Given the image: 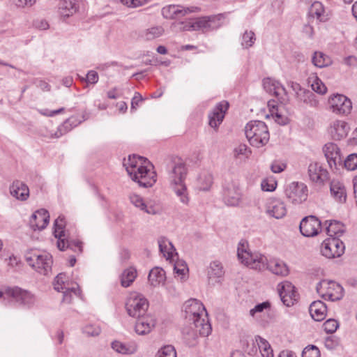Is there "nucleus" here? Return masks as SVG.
Instances as JSON below:
<instances>
[{
    "label": "nucleus",
    "instance_id": "obj_1",
    "mask_svg": "<svg viewBox=\"0 0 357 357\" xmlns=\"http://www.w3.org/2000/svg\"><path fill=\"white\" fill-rule=\"evenodd\" d=\"M165 167L174 192L180 198L181 202L188 204L189 197L184 183L188 170L185 162L181 158L169 156L165 160Z\"/></svg>",
    "mask_w": 357,
    "mask_h": 357
},
{
    "label": "nucleus",
    "instance_id": "obj_2",
    "mask_svg": "<svg viewBox=\"0 0 357 357\" xmlns=\"http://www.w3.org/2000/svg\"><path fill=\"white\" fill-rule=\"evenodd\" d=\"M137 159L141 162L140 165L138 166L137 156L133 155L132 156L129 155L128 160L123 162V166L131 179L138 183L139 186L151 187L156 182V173L153 171L151 172L143 165L142 161L146 162V158L138 156Z\"/></svg>",
    "mask_w": 357,
    "mask_h": 357
},
{
    "label": "nucleus",
    "instance_id": "obj_3",
    "mask_svg": "<svg viewBox=\"0 0 357 357\" xmlns=\"http://www.w3.org/2000/svg\"><path fill=\"white\" fill-rule=\"evenodd\" d=\"M212 331L208 320L197 319V321H186L182 328L183 338L190 347L195 345L199 335L203 337L208 336Z\"/></svg>",
    "mask_w": 357,
    "mask_h": 357
},
{
    "label": "nucleus",
    "instance_id": "obj_4",
    "mask_svg": "<svg viewBox=\"0 0 357 357\" xmlns=\"http://www.w3.org/2000/svg\"><path fill=\"white\" fill-rule=\"evenodd\" d=\"M65 226L64 216L59 215L54 222V235L58 239L57 248L61 251L70 249L77 254H81L83 251L82 242L79 240L69 239L66 234Z\"/></svg>",
    "mask_w": 357,
    "mask_h": 357
},
{
    "label": "nucleus",
    "instance_id": "obj_5",
    "mask_svg": "<svg viewBox=\"0 0 357 357\" xmlns=\"http://www.w3.org/2000/svg\"><path fill=\"white\" fill-rule=\"evenodd\" d=\"M245 133L252 146L260 148L269 141L270 135L267 126L261 121H251L245 128Z\"/></svg>",
    "mask_w": 357,
    "mask_h": 357
},
{
    "label": "nucleus",
    "instance_id": "obj_6",
    "mask_svg": "<svg viewBox=\"0 0 357 357\" xmlns=\"http://www.w3.org/2000/svg\"><path fill=\"white\" fill-rule=\"evenodd\" d=\"M248 243L241 241L238 243L237 255L241 262L252 269L264 270L266 266V257L259 253H252L248 250Z\"/></svg>",
    "mask_w": 357,
    "mask_h": 357
},
{
    "label": "nucleus",
    "instance_id": "obj_7",
    "mask_svg": "<svg viewBox=\"0 0 357 357\" xmlns=\"http://www.w3.org/2000/svg\"><path fill=\"white\" fill-rule=\"evenodd\" d=\"M220 16L215 15L190 19L185 23H181L183 26L181 29L183 31H202L207 32L220 27Z\"/></svg>",
    "mask_w": 357,
    "mask_h": 357
},
{
    "label": "nucleus",
    "instance_id": "obj_8",
    "mask_svg": "<svg viewBox=\"0 0 357 357\" xmlns=\"http://www.w3.org/2000/svg\"><path fill=\"white\" fill-rule=\"evenodd\" d=\"M317 293L324 299L338 301L343 296V287L334 281L323 280L316 287Z\"/></svg>",
    "mask_w": 357,
    "mask_h": 357
},
{
    "label": "nucleus",
    "instance_id": "obj_9",
    "mask_svg": "<svg viewBox=\"0 0 357 357\" xmlns=\"http://www.w3.org/2000/svg\"><path fill=\"white\" fill-rule=\"evenodd\" d=\"M3 294L13 298L17 303L27 307L33 306L36 301L33 294L16 286L6 287L4 291H0V298H1Z\"/></svg>",
    "mask_w": 357,
    "mask_h": 357
},
{
    "label": "nucleus",
    "instance_id": "obj_10",
    "mask_svg": "<svg viewBox=\"0 0 357 357\" xmlns=\"http://www.w3.org/2000/svg\"><path fill=\"white\" fill-rule=\"evenodd\" d=\"M28 264L36 271L44 275H48L52 271V257L49 253L33 254L26 257Z\"/></svg>",
    "mask_w": 357,
    "mask_h": 357
},
{
    "label": "nucleus",
    "instance_id": "obj_11",
    "mask_svg": "<svg viewBox=\"0 0 357 357\" xmlns=\"http://www.w3.org/2000/svg\"><path fill=\"white\" fill-rule=\"evenodd\" d=\"M148 307V301L141 295L131 296L128 298L126 303L128 314L135 318H139L145 315Z\"/></svg>",
    "mask_w": 357,
    "mask_h": 357
},
{
    "label": "nucleus",
    "instance_id": "obj_12",
    "mask_svg": "<svg viewBox=\"0 0 357 357\" xmlns=\"http://www.w3.org/2000/svg\"><path fill=\"white\" fill-rule=\"evenodd\" d=\"M344 243L337 237L328 238L321 244V252L328 259L342 256L344 252Z\"/></svg>",
    "mask_w": 357,
    "mask_h": 357
},
{
    "label": "nucleus",
    "instance_id": "obj_13",
    "mask_svg": "<svg viewBox=\"0 0 357 357\" xmlns=\"http://www.w3.org/2000/svg\"><path fill=\"white\" fill-rule=\"evenodd\" d=\"M307 187L299 182H292L285 189V195L290 202L294 204H301L307 198Z\"/></svg>",
    "mask_w": 357,
    "mask_h": 357
},
{
    "label": "nucleus",
    "instance_id": "obj_14",
    "mask_svg": "<svg viewBox=\"0 0 357 357\" xmlns=\"http://www.w3.org/2000/svg\"><path fill=\"white\" fill-rule=\"evenodd\" d=\"M223 201L230 206H236L241 200V193L238 187L233 181H226L222 190Z\"/></svg>",
    "mask_w": 357,
    "mask_h": 357
},
{
    "label": "nucleus",
    "instance_id": "obj_15",
    "mask_svg": "<svg viewBox=\"0 0 357 357\" xmlns=\"http://www.w3.org/2000/svg\"><path fill=\"white\" fill-rule=\"evenodd\" d=\"M300 231L306 237L317 236L321 229V221L314 215H309L302 219L299 225Z\"/></svg>",
    "mask_w": 357,
    "mask_h": 357
},
{
    "label": "nucleus",
    "instance_id": "obj_16",
    "mask_svg": "<svg viewBox=\"0 0 357 357\" xmlns=\"http://www.w3.org/2000/svg\"><path fill=\"white\" fill-rule=\"evenodd\" d=\"M328 103L333 112L337 114H349L352 109L350 99L339 93L331 96L328 99Z\"/></svg>",
    "mask_w": 357,
    "mask_h": 357
},
{
    "label": "nucleus",
    "instance_id": "obj_17",
    "mask_svg": "<svg viewBox=\"0 0 357 357\" xmlns=\"http://www.w3.org/2000/svg\"><path fill=\"white\" fill-rule=\"evenodd\" d=\"M278 292L282 302L286 306L293 305L298 299L295 287L289 281L278 284Z\"/></svg>",
    "mask_w": 357,
    "mask_h": 357
},
{
    "label": "nucleus",
    "instance_id": "obj_18",
    "mask_svg": "<svg viewBox=\"0 0 357 357\" xmlns=\"http://www.w3.org/2000/svg\"><path fill=\"white\" fill-rule=\"evenodd\" d=\"M229 104L227 101L223 100L218 102L208 114L209 126L217 130L223 121L225 114L227 112Z\"/></svg>",
    "mask_w": 357,
    "mask_h": 357
},
{
    "label": "nucleus",
    "instance_id": "obj_19",
    "mask_svg": "<svg viewBox=\"0 0 357 357\" xmlns=\"http://www.w3.org/2000/svg\"><path fill=\"white\" fill-rule=\"evenodd\" d=\"M325 157L331 169H338V165H342L340 150L334 143H327L323 148Z\"/></svg>",
    "mask_w": 357,
    "mask_h": 357
},
{
    "label": "nucleus",
    "instance_id": "obj_20",
    "mask_svg": "<svg viewBox=\"0 0 357 357\" xmlns=\"http://www.w3.org/2000/svg\"><path fill=\"white\" fill-rule=\"evenodd\" d=\"M206 312L205 307L197 299H190L185 303V318L186 321H197L204 319L199 310Z\"/></svg>",
    "mask_w": 357,
    "mask_h": 357
},
{
    "label": "nucleus",
    "instance_id": "obj_21",
    "mask_svg": "<svg viewBox=\"0 0 357 357\" xmlns=\"http://www.w3.org/2000/svg\"><path fill=\"white\" fill-rule=\"evenodd\" d=\"M49 221V212L46 209L40 208L31 215L29 225L34 231L42 230L47 227Z\"/></svg>",
    "mask_w": 357,
    "mask_h": 357
},
{
    "label": "nucleus",
    "instance_id": "obj_22",
    "mask_svg": "<svg viewBox=\"0 0 357 357\" xmlns=\"http://www.w3.org/2000/svg\"><path fill=\"white\" fill-rule=\"evenodd\" d=\"M308 176L310 179L318 184H324L328 179V173L318 162L310 163L308 166Z\"/></svg>",
    "mask_w": 357,
    "mask_h": 357
},
{
    "label": "nucleus",
    "instance_id": "obj_23",
    "mask_svg": "<svg viewBox=\"0 0 357 357\" xmlns=\"http://www.w3.org/2000/svg\"><path fill=\"white\" fill-rule=\"evenodd\" d=\"M155 319L151 315L142 316L137 318L135 324V332L140 335L149 333L155 327Z\"/></svg>",
    "mask_w": 357,
    "mask_h": 357
},
{
    "label": "nucleus",
    "instance_id": "obj_24",
    "mask_svg": "<svg viewBox=\"0 0 357 357\" xmlns=\"http://www.w3.org/2000/svg\"><path fill=\"white\" fill-rule=\"evenodd\" d=\"M191 12L192 10L189 8L180 5H169L162 9V15L166 19H180Z\"/></svg>",
    "mask_w": 357,
    "mask_h": 357
},
{
    "label": "nucleus",
    "instance_id": "obj_25",
    "mask_svg": "<svg viewBox=\"0 0 357 357\" xmlns=\"http://www.w3.org/2000/svg\"><path fill=\"white\" fill-rule=\"evenodd\" d=\"M309 311L314 320L321 321L326 318L327 307L321 301H316L310 304Z\"/></svg>",
    "mask_w": 357,
    "mask_h": 357
},
{
    "label": "nucleus",
    "instance_id": "obj_26",
    "mask_svg": "<svg viewBox=\"0 0 357 357\" xmlns=\"http://www.w3.org/2000/svg\"><path fill=\"white\" fill-rule=\"evenodd\" d=\"M224 270L222 264L218 261H213L210 264L208 268V278L209 282L212 284L220 282V278L224 275Z\"/></svg>",
    "mask_w": 357,
    "mask_h": 357
},
{
    "label": "nucleus",
    "instance_id": "obj_27",
    "mask_svg": "<svg viewBox=\"0 0 357 357\" xmlns=\"http://www.w3.org/2000/svg\"><path fill=\"white\" fill-rule=\"evenodd\" d=\"M10 195L17 199L26 200L29 195L28 186L20 181H15L10 187Z\"/></svg>",
    "mask_w": 357,
    "mask_h": 357
},
{
    "label": "nucleus",
    "instance_id": "obj_28",
    "mask_svg": "<svg viewBox=\"0 0 357 357\" xmlns=\"http://www.w3.org/2000/svg\"><path fill=\"white\" fill-rule=\"evenodd\" d=\"M266 213L276 219H280L287 214V208L284 203L280 200H273L268 206Z\"/></svg>",
    "mask_w": 357,
    "mask_h": 357
},
{
    "label": "nucleus",
    "instance_id": "obj_29",
    "mask_svg": "<svg viewBox=\"0 0 357 357\" xmlns=\"http://www.w3.org/2000/svg\"><path fill=\"white\" fill-rule=\"evenodd\" d=\"M316 17L319 22H326L328 20V15L325 14L324 7L321 2H314L309 9L308 18L309 22L311 19Z\"/></svg>",
    "mask_w": 357,
    "mask_h": 357
},
{
    "label": "nucleus",
    "instance_id": "obj_30",
    "mask_svg": "<svg viewBox=\"0 0 357 357\" xmlns=\"http://www.w3.org/2000/svg\"><path fill=\"white\" fill-rule=\"evenodd\" d=\"M330 190L331 195L339 202H345L347 198L346 189L344 186L337 181L331 182Z\"/></svg>",
    "mask_w": 357,
    "mask_h": 357
},
{
    "label": "nucleus",
    "instance_id": "obj_31",
    "mask_svg": "<svg viewBox=\"0 0 357 357\" xmlns=\"http://www.w3.org/2000/svg\"><path fill=\"white\" fill-rule=\"evenodd\" d=\"M263 86L268 93L273 94L276 98L279 97L281 91L284 93L286 92L285 88L282 85L278 82L268 77L264 79Z\"/></svg>",
    "mask_w": 357,
    "mask_h": 357
},
{
    "label": "nucleus",
    "instance_id": "obj_32",
    "mask_svg": "<svg viewBox=\"0 0 357 357\" xmlns=\"http://www.w3.org/2000/svg\"><path fill=\"white\" fill-rule=\"evenodd\" d=\"M266 268L276 275L286 276L289 274L287 266L282 261L274 260L269 263L266 261V266L264 269Z\"/></svg>",
    "mask_w": 357,
    "mask_h": 357
},
{
    "label": "nucleus",
    "instance_id": "obj_33",
    "mask_svg": "<svg viewBox=\"0 0 357 357\" xmlns=\"http://www.w3.org/2000/svg\"><path fill=\"white\" fill-rule=\"evenodd\" d=\"M348 126L342 121H336L331 130V135L335 140H340L345 137L348 132Z\"/></svg>",
    "mask_w": 357,
    "mask_h": 357
},
{
    "label": "nucleus",
    "instance_id": "obj_34",
    "mask_svg": "<svg viewBox=\"0 0 357 357\" xmlns=\"http://www.w3.org/2000/svg\"><path fill=\"white\" fill-rule=\"evenodd\" d=\"M166 279L165 271L160 267L152 268L149 274L148 280L152 286H157L163 283Z\"/></svg>",
    "mask_w": 357,
    "mask_h": 357
},
{
    "label": "nucleus",
    "instance_id": "obj_35",
    "mask_svg": "<svg viewBox=\"0 0 357 357\" xmlns=\"http://www.w3.org/2000/svg\"><path fill=\"white\" fill-rule=\"evenodd\" d=\"M60 14L68 17L76 13L77 8L73 0L61 1L59 6Z\"/></svg>",
    "mask_w": 357,
    "mask_h": 357
},
{
    "label": "nucleus",
    "instance_id": "obj_36",
    "mask_svg": "<svg viewBox=\"0 0 357 357\" xmlns=\"http://www.w3.org/2000/svg\"><path fill=\"white\" fill-rule=\"evenodd\" d=\"M112 348L122 354H132L137 351L136 345H128L116 340L112 342Z\"/></svg>",
    "mask_w": 357,
    "mask_h": 357
},
{
    "label": "nucleus",
    "instance_id": "obj_37",
    "mask_svg": "<svg viewBox=\"0 0 357 357\" xmlns=\"http://www.w3.org/2000/svg\"><path fill=\"white\" fill-rule=\"evenodd\" d=\"M344 226L342 223L337 220H330L326 227V232L329 236H340L344 231Z\"/></svg>",
    "mask_w": 357,
    "mask_h": 357
},
{
    "label": "nucleus",
    "instance_id": "obj_38",
    "mask_svg": "<svg viewBox=\"0 0 357 357\" xmlns=\"http://www.w3.org/2000/svg\"><path fill=\"white\" fill-rule=\"evenodd\" d=\"M137 277V270L130 267L122 273L121 275V284L123 287H129Z\"/></svg>",
    "mask_w": 357,
    "mask_h": 357
},
{
    "label": "nucleus",
    "instance_id": "obj_39",
    "mask_svg": "<svg viewBox=\"0 0 357 357\" xmlns=\"http://www.w3.org/2000/svg\"><path fill=\"white\" fill-rule=\"evenodd\" d=\"M312 63L318 68H324L331 64V58L321 52H315L312 58Z\"/></svg>",
    "mask_w": 357,
    "mask_h": 357
},
{
    "label": "nucleus",
    "instance_id": "obj_40",
    "mask_svg": "<svg viewBox=\"0 0 357 357\" xmlns=\"http://www.w3.org/2000/svg\"><path fill=\"white\" fill-rule=\"evenodd\" d=\"M131 203L140 210L147 213L148 214L155 213L154 208L151 206H148L143 199L137 195H132L130 196Z\"/></svg>",
    "mask_w": 357,
    "mask_h": 357
},
{
    "label": "nucleus",
    "instance_id": "obj_41",
    "mask_svg": "<svg viewBox=\"0 0 357 357\" xmlns=\"http://www.w3.org/2000/svg\"><path fill=\"white\" fill-rule=\"evenodd\" d=\"M316 98V95L312 91L307 89H304L302 91V93H298V97L301 101H303L311 107L317 106L319 102Z\"/></svg>",
    "mask_w": 357,
    "mask_h": 357
},
{
    "label": "nucleus",
    "instance_id": "obj_42",
    "mask_svg": "<svg viewBox=\"0 0 357 357\" xmlns=\"http://www.w3.org/2000/svg\"><path fill=\"white\" fill-rule=\"evenodd\" d=\"M164 33V29L161 26H156L146 29L144 37L147 40H152L161 36Z\"/></svg>",
    "mask_w": 357,
    "mask_h": 357
},
{
    "label": "nucleus",
    "instance_id": "obj_43",
    "mask_svg": "<svg viewBox=\"0 0 357 357\" xmlns=\"http://www.w3.org/2000/svg\"><path fill=\"white\" fill-rule=\"evenodd\" d=\"M313 79L311 84L312 90L319 94H325L327 91V88L322 81L317 77H310V79Z\"/></svg>",
    "mask_w": 357,
    "mask_h": 357
},
{
    "label": "nucleus",
    "instance_id": "obj_44",
    "mask_svg": "<svg viewBox=\"0 0 357 357\" xmlns=\"http://www.w3.org/2000/svg\"><path fill=\"white\" fill-rule=\"evenodd\" d=\"M255 40V33L252 31H245L242 36L241 45L243 48H249L253 45Z\"/></svg>",
    "mask_w": 357,
    "mask_h": 357
},
{
    "label": "nucleus",
    "instance_id": "obj_45",
    "mask_svg": "<svg viewBox=\"0 0 357 357\" xmlns=\"http://www.w3.org/2000/svg\"><path fill=\"white\" fill-rule=\"evenodd\" d=\"M155 357H176V352L172 345H166L160 349Z\"/></svg>",
    "mask_w": 357,
    "mask_h": 357
},
{
    "label": "nucleus",
    "instance_id": "obj_46",
    "mask_svg": "<svg viewBox=\"0 0 357 357\" xmlns=\"http://www.w3.org/2000/svg\"><path fill=\"white\" fill-rule=\"evenodd\" d=\"M259 347L263 357H273V350L268 342L262 337H259Z\"/></svg>",
    "mask_w": 357,
    "mask_h": 357
},
{
    "label": "nucleus",
    "instance_id": "obj_47",
    "mask_svg": "<svg viewBox=\"0 0 357 357\" xmlns=\"http://www.w3.org/2000/svg\"><path fill=\"white\" fill-rule=\"evenodd\" d=\"M344 167L347 170L354 171L357 169V153L349 155L344 162Z\"/></svg>",
    "mask_w": 357,
    "mask_h": 357
},
{
    "label": "nucleus",
    "instance_id": "obj_48",
    "mask_svg": "<svg viewBox=\"0 0 357 357\" xmlns=\"http://www.w3.org/2000/svg\"><path fill=\"white\" fill-rule=\"evenodd\" d=\"M66 279V275L64 273H61L56 275L54 282V288L57 291L64 290L65 280Z\"/></svg>",
    "mask_w": 357,
    "mask_h": 357
},
{
    "label": "nucleus",
    "instance_id": "obj_49",
    "mask_svg": "<svg viewBox=\"0 0 357 357\" xmlns=\"http://www.w3.org/2000/svg\"><path fill=\"white\" fill-rule=\"evenodd\" d=\"M167 243L171 246V249L174 248L172 243L169 242L165 238L161 237L158 239V245L160 252H162L165 257L170 258L172 257V252L167 250Z\"/></svg>",
    "mask_w": 357,
    "mask_h": 357
},
{
    "label": "nucleus",
    "instance_id": "obj_50",
    "mask_svg": "<svg viewBox=\"0 0 357 357\" xmlns=\"http://www.w3.org/2000/svg\"><path fill=\"white\" fill-rule=\"evenodd\" d=\"M323 327L326 333L332 334L337 331L339 323L335 319H329L324 323Z\"/></svg>",
    "mask_w": 357,
    "mask_h": 357
},
{
    "label": "nucleus",
    "instance_id": "obj_51",
    "mask_svg": "<svg viewBox=\"0 0 357 357\" xmlns=\"http://www.w3.org/2000/svg\"><path fill=\"white\" fill-rule=\"evenodd\" d=\"M320 351L314 345H309L306 347L303 352L302 357H320Z\"/></svg>",
    "mask_w": 357,
    "mask_h": 357
},
{
    "label": "nucleus",
    "instance_id": "obj_52",
    "mask_svg": "<svg viewBox=\"0 0 357 357\" xmlns=\"http://www.w3.org/2000/svg\"><path fill=\"white\" fill-rule=\"evenodd\" d=\"M73 128V127L69 123L68 120L66 119L61 126H59L57 131L55 132V137H59L70 131Z\"/></svg>",
    "mask_w": 357,
    "mask_h": 357
},
{
    "label": "nucleus",
    "instance_id": "obj_53",
    "mask_svg": "<svg viewBox=\"0 0 357 357\" xmlns=\"http://www.w3.org/2000/svg\"><path fill=\"white\" fill-rule=\"evenodd\" d=\"M63 291V302L70 303L72 300V294L77 295L79 294V289L75 287L66 288Z\"/></svg>",
    "mask_w": 357,
    "mask_h": 357
},
{
    "label": "nucleus",
    "instance_id": "obj_54",
    "mask_svg": "<svg viewBox=\"0 0 357 357\" xmlns=\"http://www.w3.org/2000/svg\"><path fill=\"white\" fill-rule=\"evenodd\" d=\"M101 332V329L98 326L87 325L83 328V333L87 336L96 337Z\"/></svg>",
    "mask_w": 357,
    "mask_h": 357
},
{
    "label": "nucleus",
    "instance_id": "obj_55",
    "mask_svg": "<svg viewBox=\"0 0 357 357\" xmlns=\"http://www.w3.org/2000/svg\"><path fill=\"white\" fill-rule=\"evenodd\" d=\"M271 307V303L268 301H264L259 303L255 306L254 308L250 311V314L254 316L257 312H261L266 309H268Z\"/></svg>",
    "mask_w": 357,
    "mask_h": 357
},
{
    "label": "nucleus",
    "instance_id": "obj_56",
    "mask_svg": "<svg viewBox=\"0 0 357 357\" xmlns=\"http://www.w3.org/2000/svg\"><path fill=\"white\" fill-rule=\"evenodd\" d=\"M251 151L247 146V145L241 144L238 145L236 148L234 149V155L235 156H238L240 155H243L248 156Z\"/></svg>",
    "mask_w": 357,
    "mask_h": 357
},
{
    "label": "nucleus",
    "instance_id": "obj_57",
    "mask_svg": "<svg viewBox=\"0 0 357 357\" xmlns=\"http://www.w3.org/2000/svg\"><path fill=\"white\" fill-rule=\"evenodd\" d=\"M276 182H273L271 183H269L267 180H263L261 184V189L264 191L266 192H272L276 188Z\"/></svg>",
    "mask_w": 357,
    "mask_h": 357
},
{
    "label": "nucleus",
    "instance_id": "obj_58",
    "mask_svg": "<svg viewBox=\"0 0 357 357\" xmlns=\"http://www.w3.org/2000/svg\"><path fill=\"white\" fill-rule=\"evenodd\" d=\"M86 81L90 84H96L98 81V75L94 70H90L86 75Z\"/></svg>",
    "mask_w": 357,
    "mask_h": 357
},
{
    "label": "nucleus",
    "instance_id": "obj_59",
    "mask_svg": "<svg viewBox=\"0 0 357 357\" xmlns=\"http://www.w3.org/2000/svg\"><path fill=\"white\" fill-rule=\"evenodd\" d=\"M142 100L143 98L142 96L139 93L136 92L131 101V111L135 110L139 105V102L142 101Z\"/></svg>",
    "mask_w": 357,
    "mask_h": 357
},
{
    "label": "nucleus",
    "instance_id": "obj_60",
    "mask_svg": "<svg viewBox=\"0 0 357 357\" xmlns=\"http://www.w3.org/2000/svg\"><path fill=\"white\" fill-rule=\"evenodd\" d=\"M273 116L275 117V121L280 125H286L288 123V119L286 116L282 115L278 111L274 112Z\"/></svg>",
    "mask_w": 357,
    "mask_h": 357
},
{
    "label": "nucleus",
    "instance_id": "obj_61",
    "mask_svg": "<svg viewBox=\"0 0 357 357\" xmlns=\"http://www.w3.org/2000/svg\"><path fill=\"white\" fill-rule=\"evenodd\" d=\"M286 165L283 163L273 162L271 166V169L274 173H280L284 171Z\"/></svg>",
    "mask_w": 357,
    "mask_h": 357
},
{
    "label": "nucleus",
    "instance_id": "obj_62",
    "mask_svg": "<svg viewBox=\"0 0 357 357\" xmlns=\"http://www.w3.org/2000/svg\"><path fill=\"white\" fill-rule=\"evenodd\" d=\"M179 266H180V264L178 262L174 266V271L177 274L184 275L185 271H188L187 265L185 263H182L181 264V268L178 267Z\"/></svg>",
    "mask_w": 357,
    "mask_h": 357
},
{
    "label": "nucleus",
    "instance_id": "obj_63",
    "mask_svg": "<svg viewBox=\"0 0 357 357\" xmlns=\"http://www.w3.org/2000/svg\"><path fill=\"white\" fill-rule=\"evenodd\" d=\"M68 120L69 123L71 124V126L73 128H75V127L77 126L78 125H79L82 121H84L85 120V119H84V116L82 117V119H79L76 116H73L68 118Z\"/></svg>",
    "mask_w": 357,
    "mask_h": 357
},
{
    "label": "nucleus",
    "instance_id": "obj_64",
    "mask_svg": "<svg viewBox=\"0 0 357 357\" xmlns=\"http://www.w3.org/2000/svg\"><path fill=\"white\" fill-rule=\"evenodd\" d=\"M344 62L348 66H356L357 59L354 56H349L344 59Z\"/></svg>",
    "mask_w": 357,
    "mask_h": 357
}]
</instances>
